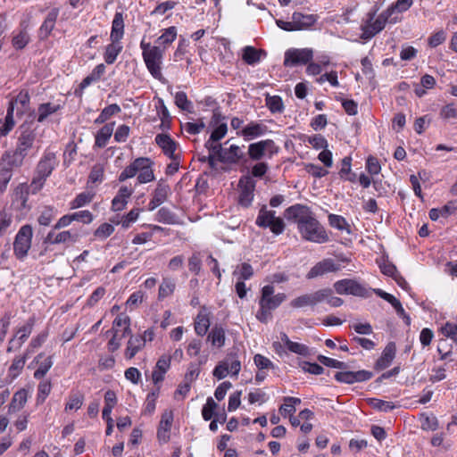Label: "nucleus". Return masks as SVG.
Segmentation results:
<instances>
[{
    "mask_svg": "<svg viewBox=\"0 0 457 457\" xmlns=\"http://www.w3.org/2000/svg\"><path fill=\"white\" fill-rule=\"evenodd\" d=\"M267 131L268 128L262 122L251 121L237 132V135L243 137L245 141H250L265 135Z\"/></svg>",
    "mask_w": 457,
    "mask_h": 457,
    "instance_id": "6ab92c4d",
    "label": "nucleus"
},
{
    "mask_svg": "<svg viewBox=\"0 0 457 457\" xmlns=\"http://www.w3.org/2000/svg\"><path fill=\"white\" fill-rule=\"evenodd\" d=\"M95 194L86 191L79 194L71 202V208L78 209L88 204L94 198Z\"/></svg>",
    "mask_w": 457,
    "mask_h": 457,
    "instance_id": "8fccbe9b",
    "label": "nucleus"
},
{
    "mask_svg": "<svg viewBox=\"0 0 457 457\" xmlns=\"http://www.w3.org/2000/svg\"><path fill=\"white\" fill-rule=\"evenodd\" d=\"M154 141L166 156L173 157L178 155L176 154L178 144L168 134H157Z\"/></svg>",
    "mask_w": 457,
    "mask_h": 457,
    "instance_id": "4be33fe9",
    "label": "nucleus"
},
{
    "mask_svg": "<svg viewBox=\"0 0 457 457\" xmlns=\"http://www.w3.org/2000/svg\"><path fill=\"white\" fill-rule=\"evenodd\" d=\"M25 157V154L15 149L4 154L0 163L13 170V169L19 168L23 164Z\"/></svg>",
    "mask_w": 457,
    "mask_h": 457,
    "instance_id": "bb28decb",
    "label": "nucleus"
},
{
    "mask_svg": "<svg viewBox=\"0 0 457 457\" xmlns=\"http://www.w3.org/2000/svg\"><path fill=\"white\" fill-rule=\"evenodd\" d=\"M124 36V19L121 12H116L112 22L111 41H120Z\"/></svg>",
    "mask_w": 457,
    "mask_h": 457,
    "instance_id": "7c9ffc66",
    "label": "nucleus"
},
{
    "mask_svg": "<svg viewBox=\"0 0 457 457\" xmlns=\"http://www.w3.org/2000/svg\"><path fill=\"white\" fill-rule=\"evenodd\" d=\"M288 220L297 223L298 230L303 238L317 244L328 241V236L322 225L313 217L310 209L303 204H294L285 211Z\"/></svg>",
    "mask_w": 457,
    "mask_h": 457,
    "instance_id": "f257e3e1",
    "label": "nucleus"
},
{
    "mask_svg": "<svg viewBox=\"0 0 457 457\" xmlns=\"http://www.w3.org/2000/svg\"><path fill=\"white\" fill-rule=\"evenodd\" d=\"M39 142L40 140L37 138V128L33 127L32 124H22L20 127V135L18 137L15 149L27 156L29 151Z\"/></svg>",
    "mask_w": 457,
    "mask_h": 457,
    "instance_id": "1a4fd4ad",
    "label": "nucleus"
},
{
    "mask_svg": "<svg viewBox=\"0 0 457 457\" xmlns=\"http://www.w3.org/2000/svg\"><path fill=\"white\" fill-rule=\"evenodd\" d=\"M84 403V396L81 394H73L71 395L65 404V411H78L81 408Z\"/></svg>",
    "mask_w": 457,
    "mask_h": 457,
    "instance_id": "5fc2aeb1",
    "label": "nucleus"
},
{
    "mask_svg": "<svg viewBox=\"0 0 457 457\" xmlns=\"http://www.w3.org/2000/svg\"><path fill=\"white\" fill-rule=\"evenodd\" d=\"M253 275V267L247 263L244 262L241 265L237 266V268L233 271V276L237 278L238 280H248Z\"/></svg>",
    "mask_w": 457,
    "mask_h": 457,
    "instance_id": "79ce46f5",
    "label": "nucleus"
},
{
    "mask_svg": "<svg viewBox=\"0 0 457 457\" xmlns=\"http://www.w3.org/2000/svg\"><path fill=\"white\" fill-rule=\"evenodd\" d=\"M12 177V170L0 163V192H4Z\"/></svg>",
    "mask_w": 457,
    "mask_h": 457,
    "instance_id": "0e129e2a",
    "label": "nucleus"
},
{
    "mask_svg": "<svg viewBox=\"0 0 457 457\" xmlns=\"http://www.w3.org/2000/svg\"><path fill=\"white\" fill-rule=\"evenodd\" d=\"M13 106H9L4 120H0V137L7 136L14 128Z\"/></svg>",
    "mask_w": 457,
    "mask_h": 457,
    "instance_id": "ea45409f",
    "label": "nucleus"
},
{
    "mask_svg": "<svg viewBox=\"0 0 457 457\" xmlns=\"http://www.w3.org/2000/svg\"><path fill=\"white\" fill-rule=\"evenodd\" d=\"M228 369L231 376L237 377L241 370V361L238 360L237 353H230L226 359L222 361Z\"/></svg>",
    "mask_w": 457,
    "mask_h": 457,
    "instance_id": "37998d69",
    "label": "nucleus"
},
{
    "mask_svg": "<svg viewBox=\"0 0 457 457\" xmlns=\"http://www.w3.org/2000/svg\"><path fill=\"white\" fill-rule=\"evenodd\" d=\"M55 215L56 210L54 207H45L44 210L41 212L37 219V221L42 226H48Z\"/></svg>",
    "mask_w": 457,
    "mask_h": 457,
    "instance_id": "052dcab7",
    "label": "nucleus"
},
{
    "mask_svg": "<svg viewBox=\"0 0 457 457\" xmlns=\"http://www.w3.org/2000/svg\"><path fill=\"white\" fill-rule=\"evenodd\" d=\"M114 125H115L114 122H110V123L105 124L99 129V131L97 132V134L96 136V142H95L96 146H97L99 148H103L107 145L110 137H112V135L113 133Z\"/></svg>",
    "mask_w": 457,
    "mask_h": 457,
    "instance_id": "72a5a7b5",
    "label": "nucleus"
},
{
    "mask_svg": "<svg viewBox=\"0 0 457 457\" xmlns=\"http://www.w3.org/2000/svg\"><path fill=\"white\" fill-rule=\"evenodd\" d=\"M218 407V404L212 397H208L206 400V403L204 405L202 410V416L204 420H210L213 415L214 411Z\"/></svg>",
    "mask_w": 457,
    "mask_h": 457,
    "instance_id": "e2e57ef3",
    "label": "nucleus"
},
{
    "mask_svg": "<svg viewBox=\"0 0 457 457\" xmlns=\"http://www.w3.org/2000/svg\"><path fill=\"white\" fill-rule=\"evenodd\" d=\"M175 104L183 111L192 112L193 104L187 99V94L183 91L175 94Z\"/></svg>",
    "mask_w": 457,
    "mask_h": 457,
    "instance_id": "6e6d98bb",
    "label": "nucleus"
},
{
    "mask_svg": "<svg viewBox=\"0 0 457 457\" xmlns=\"http://www.w3.org/2000/svg\"><path fill=\"white\" fill-rule=\"evenodd\" d=\"M115 332L118 333V337H120V339H122L127 335L130 334V319L129 316L120 313L114 319L112 329L108 330L107 333L115 335Z\"/></svg>",
    "mask_w": 457,
    "mask_h": 457,
    "instance_id": "412c9836",
    "label": "nucleus"
},
{
    "mask_svg": "<svg viewBox=\"0 0 457 457\" xmlns=\"http://www.w3.org/2000/svg\"><path fill=\"white\" fill-rule=\"evenodd\" d=\"M63 108L59 102H47L40 104L37 109L36 120L38 123L45 122L49 117Z\"/></svg>",
    "mask_w": 457,
    "mask_h": 457,
    "instance_id": "aec40b11",
    "label": "nucleus"
},
{
    "mask_svg": "<svg viewBox=\"0 0 457 457\" xmlns=\"http://www.w3.org/2000/svg\"><path fill=\"white\" fill-rule=\"evenodd\" d=\"M170 356L162 355L157 361L154 370L152 373V379L155 385L164 379V375L170 366Z\"/></svg>",
    "mask_w": 457,
    "mask_h": 457,
    "instance_id": "a878e982",
    "label": "nucleus"
},
{
    "mask_svg": "<svg viewBox=\"0 0 457 457\" xmlns=\"http://www.w3.org/2000/svg\"><path fill=\"white\" fill-rule=\"evenodd\" d=\"M118 403L116 393L112 390H107L104 394V406L102 412L103 419H109L112 409Z\"/></svg>",
    "mask_w": 457,
    "mask_h": 457,
    "instance_id": "4c0bfd02",
    "label": "nucleus"
},
{
    "mask_svg": "<svg viewBox=\"0 0 457 457\" xmlns=\"http://www.w3.org/2000/svg\"><path fill=\"white\" fill-rule=\"evenodd\" d=\"M79 234L71 230H64L59 233L50 231L46 241L50 244L76 243L79 240Z\"/></svg>",
    "mask_w": 457,
    "mask_h": 457,
    "instance_id": "5701e85b",
    "label": "nucleus"
},
{
    "mask_svg": "<svg viewBox=\"0 0 457 457\" xmlns=\"http://www.w3.org/2000/svg\"><path fill=\"white\" fill-rule=\"evenodd\" d=\"M395 356V345L394 343H389L384 349L381 356L376 362L378 370H384L390 366Z\"/></svg>",
    "mask_w": 457,
    "mask_h": 457,
    "instance_id": "2f4dec72",
    "label": "nucleus"
},
{
    "mask_svg": "<svg viewBox=\"0 0 457 457\" xmlns=\"http://www.w3.org/2000/svg\"><path fill=\"white\" fill-rule=\"evenodd\" d=\"M244 156V153L238 145H231L228 148H223L221 151L220 161L229 163H236Z\"/></svg>",
    "mask_w": 457,
    "mask_h": 457,
    "instance_id": "473e14b6",
    "label": "nucleus"
},
{
    "mask_svg": "<svg viewBox=\"0 0 457 457\" xmlns=\"http://www.w3.org/2000/svg\"><path fill=\"white\" fill-rule=\"evenodd\" d=\"M28 354L29 353H26L23 356H16L13 359L12 363L11 364V366L9 368V375L12 378H17L21 374V370H23V368L25 366V363H26V361L28 358Z\"/></svg>",
    "mask_w": 457,
    "mask_h": 457,
    "instance_id": "49530a36",
    "label": "nucleus"
},
{
    "mask_svg": "<svg viewBox=\"0 0 457 457\" xmlns=\"http://www.w3.org/2000/svg\"><path fill=\"white\" fill-rule=\"evenodd\" d=\"M333 287L338 295H351L362 298L371 295L370 288L352 278L339 279L334 283Z\"/></svg>",
    "mask_w": 457,
    "mask_h": 457,
    "instance_id": "0eeeda50",
    "label": "nucleus"
},
{
    "mask_svg": "<svg viewBox=\"0 0 457 457\" xmlns=\"http://www.w3.org/2000/svg\"><path fill=\"white\" fill-rule=\"evenodd\" d=\"M48 337L47 331H42L37 336L33 337L27 349V353L34 352L35 349L40 347L46 340Z\"/></svg>",
    "mask_w": 457,
    "mask_h": 457,
    "instance_id": "338daca9",
    "label": "nucleus"
},
{
    "mask_svg": "<svg viewBox=\"0 0 457 457\" xmlns=\"http://www.w3.org/2000/svg\"><path fill=\"white\" fill-rule=\"evenodd\" d=\"M35 322V317H30L24 325L15 330L13 337L9 340L7 352H13L21 347L32 333Z\"/></svg>",
    "mask_w": 457,
    "mask_h": 457,
    "instance_id": "f8f14e48",
    "label": "nucleus"
},
{
    "mask_svg": "<svg viewBox=\"0 0 457 457\" xmlns=\"http://www.w3.org/2000/svg\"><path fill=\"white\" fill-rule=\"evenodd\" d=\"M342 269V265L331 258H326L317 262L307 273L306 278L312 279L328 273H335Z\"/></svg>",
    "mask_w": 457,
    "mask_h": 457,
    "instance_id": "2eb2a0df",
    "label": "nucleus"
},
{
    "mask_svg": "<svg viewBox=\"0 0 457 457\" xmlns=\"http://www.w3.org/2000/svg\"><path fill=\"white\" fill-rule=\"evenodd\" d=\"M170 194V186L166 183L165 180L160 179L157 182L156 187L153 193V197L148 204V210L154 211L156 209L167 200Z\"/></svg>",
    "mask_w": 457,
    "mask_h": 457,
    "instance_id": "f3484780",
    "label": "nucleus"
},
{
    "mask_svg": "<svg viewBox=\"0 0 457 457\" xmlns=\"http://www.w3.org/2000/svg\"><path fill=\"white\" fill-rule=\"evenodd\" d=\"M256 182L251 175H244L238 181V204L243 207H249L254 197Z\"/></svg>",
    "mask_w": 457,
    "mask_h": 457,
    "instance_id": "9d476101",
    "label": "nucleus"
},
{
    "mask_svg": "<svg viewBox=\"0 0 457 457\" xmlns=\"http://www.w3.org/2000/svg\"><path fill=\"white\" fill-rule=\"evenodd\" d=\"M59 8H53L48 13L44 22L40 26L39 34L42 37H47L55 26L59 15Z\"/></svg>",
    "mask_w": 457,
    "mask_h": 457,
    "instance_id": "c756f323",
    "label": "nucleus"
},
{
    "mask_svg": "<svg viewBox=\"0 0 457 457\" xmlns=\"http://www.w3.org/2000/svg\"><path fill=\"white\" fill-rule=\"evenodd\" d=\"M313 57L312 48H290L286 51L284 65L287 67H295L297 65H305Z\"/></svg>",
    "mask_w": 457,
    "mask_h": 457,
    "instance_id": "9b49d317",
    "label": "nucleus"
},
{
    "mask_svg": "<svg viewBox=\"0 0 457 457\" xmlns=\"http://www.w3.org/2000/svg\"><path fill=\"white\" fill-rule=\"evenodd\" d=\"M287 299L284 293L275 294V288L272 285H266L261 290L259 304H262L267 309L276 310Z\"/></svg>",
    "mask_w": 457,
    "mask_h": 457,
    "instance_id": "ddd939ff",
    "label": "nucleus"
},
{
    "mask_svg": "<svg viewBox=\"0 0 457 457\" xmlns=\"http://www.w3.org/2000/svg\"><path fill=\"white\" fill-rule=\"evenodd\" d=\"M121 111L120 107L117 104H112L104 108L96 119V124H102L108 120L112 116L119 113Z\"/></svg>",
    "mask_w": 457,
    "mask_h": 457,
    "instance_id": "a18cd8bd",
    "label": "nucleus"
},
{
    "mask_svg": "<svg viewBox=\"0 0 457 457\" xmlns=\"http://www.w3.org/2000/svg\"><path fill=\"white\" fill-rule=\"evenodd\" d=\"M328 293L326 289H319L311 294L302 295L291 301L290 305L293 308L314 307L318 303L324 302V297Z\"/></svg>",
    "mask_w": 457,
    "mask_h": 457,
    "instance_id": "dca6fc26",
    "label": "nucleus"
},
{
    "mask_svg": "<svg viewBox=\"0 0 457 457\" xmlns=\"http://www.w3.org/2000/svg\"><path fill=\"white\" fill-rule=\"evenodd\" d=\"M52 385L48 380H43L38 384L37 386V403H42L45 402L46 397L51 393Z\"/></svg>",
    "mask_w": 457,
    "mask_h": 457,
    "instance_id": "4d7b16f0",
    "label": "nucleus"
},
{
    "mask_svg": "<svg viewBox=\"0 0 457 457\" xmlns=\"http://www.w3.org/2000/svg\"><path fill=\"white\" fill-rule=\"evenodd\" d=\"M12 223V215L5 211H0V238L3 237Z\"/></svg>",
    "mask_w": 457,
    "mask_h": 457,
    "instance_id": "69168bd1",
    "label": "nucleus"
},
{
    "mask_svg": "<svg viewBox=\"0 0 457 457\" xmlns=\"http://www.w3.org/2000/svg\"><path fill=\"white\" fill-rule=\"evenodd\" d=\"M28 400V392L25 389L17 391L12 397V403H10V410L13 411H20Z\"/></svg>",
    "mask_w": 457,
    "mask_h": 457,
    "instance_id": "c03bdc74",
    "label": "nucleus"
},
{
    "mask_svg": "<svg viewBox=\"0 0 457 457\" xmlns=\"http://www.w3.org/2000/svg\"><path fill=\"white\" fill-rule=\"evenodd\" d=\"M378 10L370 12L367 14V20L361 24V36L364 40H370L378 33L382 31L386 23L395 24L401 21L400 17H391L386 10L383 11L375 18Z\"/></svg>",
    "mask_w": 457,
    "mask_h": 457,
    "instance_id": "7ed1b4c3",
    "label": "nucleus"
},
{
    "mask_svg": "<svg viewBox=\"0 0 457 457\" xmlns=\"http://www.w3.org/2000/svg\"><path fill=\"white\" fill-rule=\"evenodd\" d=\"M154 162L148 157L136 158L119 175L118 180L123 182L137 176L138 184H146L155 180Z\"/></svg>",
    "mask_w": 457,
    "mask_h": 457,
    "instance_id": "f03ea898",
    "label": "nucleus"
},
{
    "mask_svg": "<svg viewBox=\"0 0 457 457\" xmlns=\"http://www.w3.org/2000/svg\"><path fill=\"white\" fill-rule=\"evenodd\" d=\"M121 51L122 46L120 41H112L105 48L104 54V62L107 64H112Z\"/></svg>",
    "mask_w": 457,
    "mask_h": 457,
    "instance_id": "e433bc0d",
    "label": "nucleus"
},
{
    "mask_svg": "<svg viewBox=\"0 0 457 457\" xmlns=\"http://www.w3.org/2000/svg\"><path fill=\"white\" fill-rule=\"evenodd\" d=\"M255 224L259 228H270L274 235H280L285 230V222L280 217L276 216V212L268 210L266 205H263L257 215Z\"/></svg>",
    "mask_w": 457,
    "mask_h": 457,
    "instance_id": "423d86ee",
    "label": "nucleus"
},
{
    "mask_svg": "<svg viewBox=\"0 0 457 457\" xmlns=\"http://www.w3.org/2000/svg\"><path fill=\"white\" fill-rule=\"evenodd\" d=\"M140 209L138 208H133L129 211V213L126 215H123L120 221H117L116 223H120L122 228H128L130 227L132 223H134L139 216Z\"/></svg>",
    "mask_w": 457,
    "mask_h": 457,
    "instance_id": "680f3d73",
    "label": "nucleus"
},
{
    "mask_svg": "<svg viewBox=\"0 0 457 457\" xmlns=\"http://www.w3.org/2000/svg\"><path fill=\"white\" fill-rule=\"evenodd\" d=\"M210 314L206 309L201 310L195 319V333L203 337L204 336L210 328Z\"/></svg>",
    "mask_w": 457,
    "mask_h": 457,
    "instance_id": "c85d7f7f",
    "label": "nucleus"
},
{
    "mask_svg": "<svg viewBox=\"0 0 457 457\" xmlns=\"http://www.w3.org/2000/svg\"><path fill=\"white\" fill-rule=\"evenodd\" d=\"M29 42V36L27 31L21 30L12 37V46L17 49H23Z\"/></svg>",
    "mask_w": 457,
    "mask_h": 457,
    "instance_id": "bf43d9fd",
    "label": "nucleus"
},
{
    "mask_svg": "<svg viewBox=\"0 0 457 457\" xmlns=\"http://www.w3.org/2000/svg\"><path fill=\"white\" fill-rule=\"evenodd\" d=\"M175 282L173 279L164 278L159 287L158 297L159 299H164L174 292Z\"/></svg>",
    "mask_w": 457,
    "mask_h": 457,
    "instance_id": "3c124183",
    "label": "nucleus"
},
{
    "mask_svg": "<svg viewBox=\"0 0 457 457\" xmlns=\"http://www.w3.org/2000/svg\"><path fill=\"white\" fill-rule=\"evenodd\" d=\"M140 48L142 49L143 60L148 71L154 79H161L162 77V62L164 50L160 46H152L144 40L140 42Z\"/></svg>",
    "mask_w": 457,
    "mask_h": 457,
    "instance_id": "39448f33",
    "label": "nucleus"
},
{
    "mask_svg": "<svg viewBox=\"0 0 457 457\" xmlns=\"http://www.w3.org/2000/svg\"><path fill=\"white\" fill-rule=\"evenodd\" d=\"M58 164L59 161L56 154L54 152L46 150L37 165L35 176L30 183L34 192L43 187L46 179L52 174Z\"/></svg>",
    "mask_w": 457,
    "mask_h": 457,
    "instance_id": "20e7f679",
    "label": "nucleus"
},
{
    "mask_svg": "<svg viewBox=\"0 0 457 457\" xmlns=\"http://www.w3.org/2000/svg\"><path fill=\"white\" fill-rule=\"evenodd\" d=\"M266 106L272 113H280L284 110L282 98L278 96H267Z\"/></svg>",
    "mask_w": 457,
    "mask_h": 457,
    "instance_id": "603ef678",
    "label": "nucleus"
},
{
    "mask_svg": "<svg viewBox=\"0 0 457 457\" xmlns=\"http://www.w3.org/2000/svg\"><path fill=\"white\" fill-rule=\"evenodd\" d=\"M114 231L112 225L109 223L101 224L95 231L94 235L99 239H105L110 237Z\"/></svg>",
    "mask_w": 457,
    "mask_h": 457,
    "instance_id": "774afa93",
    "label": "nucleus"
},
{
    "mask_svg": "<svg viewBox=\"0 0 457 457\" xmlns=\"http://www.w3.org/2000/svg\"><path fill=\"white\" fill-rule=\"evenodd\" d=\"M328 222L331 227L340 231H346L349 234L351 233L350 225L348 224L346 220L341 215L329 214Z\"/></svg>",
    "mask_w": 457,
    "mask_h": 457,
    "instance_id": "de8ad7c7",
    "label": "nucleus"
},
{
    "mask_svg": "<svg viewBox=\"0 0 457 457\" xmlns=\"http://www.w3.org/2000/svg\"><path fill=\"white\" fill-rule=\"evenodd\" d=\"M292 20L296 30H305L309 29L316 23L318 16L315 14H303L299 12H295L292 14Z\"/></svg>",
    "mask_w": 457,
    "mask_h": 457,
    "instance_id": "393cba45",
    "label": "nucleus"
},
{
    "mask_svg": "<svg viewBox=\"0 0 457 457\" xmlns=\"http://www.w3.org/2000/svg\"><path fill=\"white\" fill-rule=\"evenodd\" d=\"M413 4V0H396L389 5L386 10L391 17H399L398 13L408 11Z\"/></svg>",
    "mask_w": 457,
    "mask_h": 457,
    "instance_id": "58836bf2",
    "label": "nucleus"
},
{
    "mask_svg": "<svg viewBox=\"0 0 457 457\" xmlns=\"http://www.w3.org/2000/svg\"><path fill=\"white\" fill-rule=\"evenodd\" d=\"M372 373L368 370L358 371H340L337 372L335 378L340 383L353 384L355 382H363L370 379Z\"/></svg>",
    "mask_w": 457,
    "mask_h": 457,
    "instance_id": "a211bd4d",
    "label": "nucleus"
},
{
    "mask_svg": "<svg viewBox=\"0 0 457 457\" xmlns=\"http://www.w3.org/2000/svg\"><path fill=\"white\" fill-rule=\"evenodd\" d=\"M301 403V399L292 396L284 397V403L280 406L279 411L282 416H293L295 412V405Z\"/></svg>",
    "mask_w": 457,
    "mask_h": 457,
    "instance_id": "a19ab883",
    "label": "nucleus"
},
{
    "mask_svg": "<svg viewBox=\"0 0 457 457\" xmlns=\"http://www.w3.org/2000/svg\"><path fill=\"white\" fill-rule=\"evenodd\" d=\"M177 37V29L174 26L163 29L162 35L158 37L157 42L163 46V50L170 45Z\"/></svg>",
    "mask_w": 457,
    "mask_h": 457,
    "instance_id": "09e8293b",
    "label": "nucleus"
},
{
    "mask_svg": "<svg viewBox=\"0 0 457 457\" xmlns=\"http://www.w3.org/2000/svg\"><path fill=\"white\" fill-rule=\"evenodd\" d=\"M277 152V146L271 139L261 140L250 144L248 146V155L253 161L261 160L266 154H268L270 158Z\"/></svg>",
    "mask_w": 457,
    "mask_h": 457,
    "instance_id": "4468645a",
    "label": "nucleus"
},
{
    "mask_svg": "<svg viewBox=\"0 0 457 457\" xmlns=\"http://www.w3.org/2000/svg\"><path fill=\"white\" fill-rule=\"evenodd\" d=\"M133 194V189L127 187L122 186L120 187L117 195L112 201V210L113 212H120L125 209L128 200Z\"/></svg>",
    "mask_w": 457,
    "mask_h": 457,
    "instance_id": "b1692460",
    "label": "nucleus"
},
{
    "mask_svg": "<svg viewBox=\"0 0 457 457\" xmlns=\"http://www.w3.org/2000/svg\"><path fill=\"white\" fill-rule=\"evenodd\" d=\"M54 364L53 357L47 356L43 361L38 364V368L34 372V378L41 379L43 378L49 370L52 368Z\"/></svg>",
    "mask_w": 457,
    "mask_h": 457,
    "instance_id": "864d4df0",
    "label": "nucleus"
},
{
    "mask_svg": "<svg viewBox=\"0 0 457 457\" xmlns=\"http://www.w3.org/2000/svg\"><path fill=\"white\" fill-rule=\"evenodd\" d=\"M207 341L211 343L212 346L221 348L226 343V331L221 326L215 325L212 327L207 336Z\"/></svg>",
    "mask_w": 457,
    "mask_h": 457,
    "instance_id": "cd10ccee",
    "label": "nucleus"
},
{
    "mask_svg": "<svg viewBox=\"0 0 457 457\" xmlns=\"http://www.w3.org/2000/svg\"><path fill=\"white\" fill-rule=\"evenodd\" d=\"M29 94L28 91H21L16 97L10 102L9 106H15L20 104L21 106V110H18L19 112L22 113L23 109H25L29 104Z\"/></svg>",
    "mask_w": 457,
    "mask_h": 457,
    "instance_id": "13d9d810",
    "label": "nucleus"
},
{
    "mask_svg": "<svg viewBox=\"0 0 457 457\" xmlns=\"http://www.w3.org/2000/svg\"><path fill=\"white\" fill-rule=\"evenodd\" d=\"M145 346V340L140 336H131L128 341L125 357L132 359Z\"/></svg>",
    "mask_w": 457,
    "mask_h": 457,
    "instance_id": "f704fd0d",
    "label": "nucleus"
},
{
    "mask_svg": "<svg viewBox=\"0 0 457 457\" xmlns=\"http://www.w3.org/2000/svg\"><path fill=\"white\" fill-rule=\"evenodd\" d=\"M33 229L30 225H23L19 229L13 242V253L19 260H23L31 247Z\"/></svg>",
    "mask_w": 457,
    "mask_h": 457,
    "instance_id": "6e6552de",
    "label": "nucleus"
},
{
    "mask_svg": "<svg viewBox=\"0 0 457 457\" xmlns=\"http://www.w3.org/2000/svg\"><path fill=\"white\" fill-rule=\"evenodd\" d=\"M262 56H266L264 50H258L253 46H245L243 50V60L249 65H254L261 61Z\"/></svg>",
    "mask_w": 457,
    "mask_h": 457,
    "instance_id": "c9c22d12",
    "label": "nucleus"
}]
</instances>
